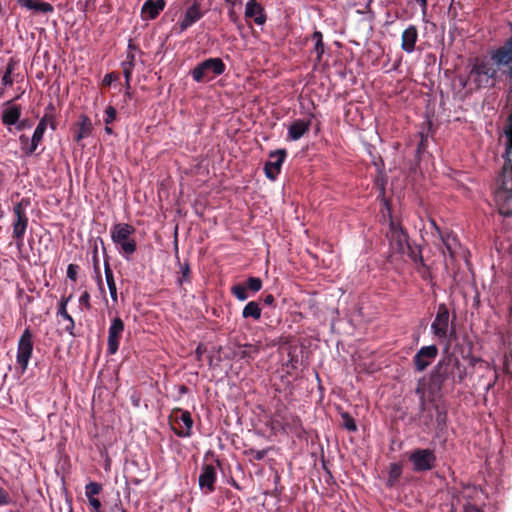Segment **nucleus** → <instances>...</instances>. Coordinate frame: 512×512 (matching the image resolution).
I'll return each instance as SVG.
<instances>
[{
    "mask_svg": "<svg viewBox=\"0 0 512 512\" xmlns=\"http://www.w3.org/2000/svg\"><path fill=\"white\" fill-rule=\"evenodd\" d=\"M504 134L507 139L503 156L505 163L497 180L494 200L501 215L512 216V159L510 158L512 152V114L508 118Z\"/></svg>",
    "mask_w": 512,
    "mask_h": 512,
    "instance_id": "obj_1",
    "label": "nucleus"
},
{
    "mask_svg": "<svg viewBox=\"0 0 512 512\" xmlns=\"http://www.w3.org/2000/svg\"><path fill=\"white\" fill-rule=\"evenodd\" d=\"M467 368L452 354H445L435 365L430 374V385L436 391H441L445 385L460 384L466 378Z\"/></svg>",
    "mask_w": 512,
    "mask_h": 512,
    "instance_id": "obj_2",
    "label": "nucleus"
},
{
    "mask_svg": "<svg viewBox=\"0 0 512 512\" xmlns=\"http://www.w3.org/2000/svg\"><path fill=\"white\" fill-rule=\"evenodd\" d=\"M480 494L481 491L472 485L453 488L450 502L445 504L443 512H482L476 503Z\"/></svg>",
    "mask_w": 512,
    "mask_h": 512,
    "instance_id": "obj_3",
    "label": "nucleus"
},
{
    "mask_svg": "<svg viewBox=\"0 0 512 512\" xmlns=\"http://www.w3.org/2000/svg\"><path fill=\"white\" fill-rule=\"evenodd\" d=\"M111 240L126 260H130L137 249L136 241L132 238L135 228L128 223H116L111 228Z\"/></svg>",
    "mask_w": 512,
    "mask_h": 512,
    "instance_id": "obj_4",
    "label": "nucleus"
},
{
    "mask_svg": "<svg viewBox=\"0 0 512 512\" xmlns=\"http://www.w3.org/2000/svg\"><path fill=\"white\" fill-rule=\"evenodd\" d=\"M430 331L439 343L449 344L455 334L454 327L450 323L449 310L445 304H439Z\"/></svg>",
    "mask_w": 512,
    "mask_h": 512,
    "instance_id": "obj_5",
    "label": "nucleus"
},
{
    "mask_svg": "<svg viewBox=\"0 0 512 512\" xmlns=\"http://www.w3.org/2000/svg\"><path fill=\"white\" fill-rule=\"evenodd\" d=\"M226 66L221 58H208L198 63L190 72L192 79L197 83L210 81L222 75Z\"/></svg>",
    "mask_w": 512,
    "mask_h": 512,
    "instance_id": "obj_6",
    "label": "nucleus"
},
{
    "mask_svg": "<svg viewBox=\"0 0 512 512\" xmlns=\"http://www.w3.org/2000/svg\"><path fill=\"white\" fill-rule=\"evenodd\" d=\"M29 204V200L22 199L13 207V238L16 240V244L19 248L23 245L24 235L28 227V217L26 214V208Z\"/></svg>",
    "mask_w": 512,
    "mask_h": 512,
    "instance_id": "obj_7",
    "label": "nucleus"
},
{
    "mask_svg": "<svg viewBox=\"0 0 512 512\" xmlns=\"http://www.w3.org/2000/svg\"><path fill=\"white\" fill-rule=\"evenodd\" d=\"M408 458L412 464V469L414 472H426L432 470L435 467L436 455L431 449H415L410 453Z\"/></svg>",
    "mask_w": 512,
    "mask_h": 512,
    "instance_id": "obj_8",
    "label": "nucleus"
},
{
    "mask_svg": "<svg viewBox=\"0 0 512 512\" xmlns=\"http://www.w3.org/2000/svg\"><path fill=\"white\" fill-rule=\"evenodd\" d=\"M33 352V334L29 328H26L20 336L17 347V364L24 372L29 364Z\"/></svg>",
    "mask_w": 512,
    "mask_h": 512,
    "instance_id": "obj_9",
    "label": "nucleus"
},
{
    "mask_svg": "<svg viewBox=\"0 0 512 512\" xmlns=\"http://www.w3.org/2000/svg\"><path fill=\"white\" fill-rule=\"evenodd\" d=\"M387 236L389 239L390 248L394 253L404 255L408 250H411L407 234L399 225L393 221L390 222Z\"/></svg>",
    "mask_w": 512,
    "mask_h": 512,
    "instance_id": "obj_10",
    "label": "nucleus"
},
{
    "mask_svg": "<svg viewBox=\"0 0 512 512\" xmlns=\"http://www.w3.org/2000/svg\"><path fill=\"white\" fill-rule=\"evenodd\" d=\"M497 69L489 62H481L473 66L470 77L478 87L488 86L490 81L497 76Z\"/></svg>",
    "mask_w": 512,
    "mask_h": 512,
    "instance_id": "obj_11",
    "label": "nucleus"
},
{
    "mask_svg": "<svg viewBox=\"0 0 512 512\" xmlns=\"http://www.w3.org/2000/svg\"><path fill=\"white\" fill-rule=\"evenodd\" d=\"M124 322L120 317H114L111 320L110 326L108 328V338H107V352L110 355H114L117 353L120 340L122 338V334L124 332Z\"/></svg>",
    "mask_w": 512,
    "mask_h": 512,
    "instance_id": "obj_12",
    "label": "nucleus"
},
{
    "mask_svg": "<svg viewBox=\"0 0 512 512\" xmlns=\"http://www.w3.org/2000/svg\"><path fill=\"white\" fill-rule=\"evenodd\" d=\"M438 348L436 345L421 347L413 357L416 371L423 372L437 357Z\"/></svg>",
    "mask_w": 512,
    "mask_h": 512,
    "instance_id": "obj_13",
    "label": "nucleus"
},
{
    "mask_svg": "<svg viewBox=\"0 0 512 512\" xmlns=\"http://www.w3.org/2000/svg\"><path fill=\"white\" fill-rule=\"evenodd\" d=\"M285 157V150H277L269 154V160L264 165L265 175L268 179L275 180L277 178Z\"/></svg>",
    "mask_w": 512,
    "mask_h": 512,
    "instance_id": "obj_14",
    "label": "nucleus"
},
{
    "mask_svg": "<svg viewBox=\"0 0 512 512\" xmlns=\"http://www.w3.org/2000/svg\"><path fill=\"white\" fill-rule=\"evenodd\" d=\"M216 479V468L211 464L204 465L198 479L199 487L204 494L208 495L215 490Z\"/></svg>",
    "mask_w": 512,
    "mask_h": 512,
    "instance_id": "obj_15",
    "label": "nucleus"
},
{
    "mask_svg": "<svg viewBox=\"0 0 512 512\" xmlns=\"http://www.w3.org/2000/svg\"><path fill=\"white\" fill-rule=\"evenodd\" d=\"M202 17L203 12L201 11L200 3L194 1V3L185 10L182 19L179 21V32H184Z\"/></svg>",
    "mask_w": 512,
    "mask_h": 512,
    "instance_id": "obj_16",
    "label": "nucleus"
},
{
    "mask_svg": "<svg viewBox=\"0 0 512 512\" xmlns=\"http://www.w3.org/2000/svg\"><path fill=\"white\" fill-rule=\"evenodd\" d=\"M244 15L248 19H253L255 24L262 26L266 23L267 16L262 5L256 0H248L245 5Z\"/></svg>",
    "mask_w": 512,
    "mask_h": 512,
    "instance_id": "obj_17",
    "label": "nucleus"
},
{
    "mask_svg": "<svg viewBox=\"0 0 512 512\" xmlns=\"http://www.w3.org/2000/svg\"><path fill=\"white\" fill-rule=\"evenodd\" d=\"M165 0H146L141 8L142 18L144 20H153L164 10Z\"/></svg>",
    "mask_w": 512,
    "mask_h": 512,
    "instance_id": "obj_18",
    "label": "nucleus"
},
{
    "mask_svg": "<svg viewBox=\"0 0 512 512\" xmlns=\"http://www.w3.org/2000/svg\"><path fill=\"white\" fill-rule=\"evenodd\" d=\"M20 115V107L13 105L12 101H7L2 110V123L6 126L15 125L18 123Z\"/></svg>",
    "mask_w": 512,
    "mask_h": 512,
    "instance_id": "obj_19",
    "label": "nucleus"
},
{
    "mask_svg": "<svg viewBox=\"0 0 512 512\" xmlns=\"http://www.w3.org/2000/svg\"><path fill=\"white\" fill-rule=\"evenodd\" d=\"M418 39V31L414 25H409L402 33L401 48L406 53H412L415 51V45Z\"/></svg>",
    "mask_w": 512,
    "mask_h": 512,
    "instance_id": "obj_20",
    "label": "nucleus"
},
{
    "mask_svg": "<svg viewBox=\"0 0 512 512\" xmlns=\"http://www.w3.org/2000/svg\"><path fill=\"white\" fill-rule=\"evenodd\" d=\"M478 370H485L487 373L488 380L483 385L484 393L487 394L496 384L498 380V372L496 368L492 367L488 362L479 360Z\"/></svg>",
    "mask_w": 512,
    "mask_h": 512,
    "instance_id": "obj_21",
    "label": "nucleus"
},
{
    "mask_svg": "<svg viewBox=\"0 0 512 512\" xmlns=\"http://www.w3.org/2000/svg\"><path fill=\"white\" fill-rule=\"evenodd\" d=\"M433 408L435 410V422H436L437 436L439 437L446 429L447 407L444 403H434Z\"/></svg>",
    "mask_w": 512,
    "mask_h": 512,
    "instance_id": "obj_22",
    "label": "nucleus"
},
{
    "mask_svg": "<svg viewBox=\"0 0 512 512\" xmlns=\"http://www.w3.org/2000/svg\"><path fill=\"white\" fill-rule=\"evenodd\" d=\"M310 127V121L303 119L295 120L288 128V138L292 141L299 140Z\"/></svg>",
    "mask_w": 512,
    "mask_h": 512,
    "instance_id": "obj_23",
    "label": "nucleus"
},
{
    "mask_svg": "<svg viewBox=\"0 0 512 512\" xmlns=\"http://www.w3.org/2000/svg\"><path fill=\"white\" fill-rule=\"evenodd\" d=\"M180 422L183 424V428L175 430V434L182 438H188L192 435L193 419L189 411L180 410Z\"/></svg>",
    "mask_w": 512,
    "mask_h": 512,
    "instance_id": "obj_24",
    "label": "nucleus"
},
{
    "mask_svg": "<svg viewBox=\"0 0 512 512\" xmlns=\"http://www.w3.org/2000/svg\"><path fill=\"white\" fill-rule=\"evenodd\" d=\"M69 299H70V297L67 299H62L60 301V303L58 305L57 315L66 321H70V325L65 326V331L67 333H69V335L75 336V333H74L75 322H74L72 316L67 312V308H66Z\"/></svg>",
    "mask_w": 512,
    "mask_h": 512,
    "instance_id": "obj_25",
    "label": "nucleus"
},
{
    "mask_svg": "<svg viewBox=\"0 0 512 512\" xmlns=\"http://www.w3.org/2000/svg\"><path fill=\"white\" fill-rule=\"evenodd\" d=\"M92 129L93 126L91 120L87 116L82 115L80 117V121L78 122V131L75 135V140L80 142L81 140L87 138L91 134Z\"/></svg>",
    "mask_w": 512,
    "mask_h": 512,
    "instance_id": "obj_26",
    "label": "nucleus"
},
{
    "mask_svg": "<svg viewBox=\"0 0 512 512\" xmlns=\"http://www.w3.org/2000/svg\"><path fill=\"white\" fill-rule=\"evenodd\" d=\"M441 240L445 250L451 258H454L458 254L460 248L457 238L452 234L441 235Z\"/></svg>",
    "mask_w": 512,
    "mask_h": 512,
    "instance_id": "obj_27",
    "label": "nucleus"
},
{
    "mask_svg": "<svg viewBox=\"0 0 512 512\" xmlns=\"http://www.w3.org/2000/svg\"><path fill=\"white\" fill-rule=\"evenodd\" d=\"M262 310L260 305L256 301L248 302L242 310L243 318H252L254 320H259L261 318Z\"/></svg>",
    "mask_w": 512,
    "mask_h": 512,
    "instance_id": "obj_28",
    "label": "nucleus"
},
{
    "mask_svg": "<svg viewBox=\"0 0 512 512\" xmlns=\"http://www.w3.org/2000/svg\"><path fill=\"white\" fill-rule=\"evenodd\" d=\"M104 272H105V279H106V283H107V286L109 289L110 297H111L112 301L116 303L118 300L117 287H116V283L114 281L113 272L110 269L108 264H105Z\"/></svg>",
    "mask_w": 512,
    "mask_h": 512,
    "instance_id": "obj_29",
    "label": "nucleus"
},
{
    "mask_svg": "<svg viewBox=\"0 0 512 512\" xmlns=\"http://www.w3.org/2000/svg\"><path fill=\"white\" fill-rule=\"evenodd\" d=\"M44 133L45 131L41 130L40 128H35L29 147L27 148V155H31L35 152L43 139Z\"/></svg>",
    "mask_w": 512,
    "mask_h": 512,
    "instance_id": "obj_30",
    "label": "nucleus"
},
{
    "mask_svg": "<svg viewBox=\"0 0 512 512\" xmlns=\"http://www.w3.org/2000/svg\"><path fill=\"white\" fill-rule=\"evenodd\" d=\"M322 33L320 31H315L312 35V39L315 42L314 51L317 56V60L319 61L324 53V44L322 41Z\"/></svg>",
    "mask_w": 512,
    "mask_h": 512,
    "instance_id": "obj_31",
    "label": "nucleus"
},
{
    "mask_svg": "<svg viewBox=\"0 0 512 512\" xmlns=\"http://www.w3.org/2000/svg\"><path fill=\"white\" fill-rule=\"evenodd\" d=\"M258 353V348L251 344H245L239 352V357L246 360L254 359V354Z\"/></svg>",
    "mask_w": 512,
    "mask_h": 512,
    "instance_id": "obj_32",
    "label": "nucleus"
},
{
    "mask_svg": "<svg viewBox=\"0 0 512 512\" xmlns=\"http://www.w3.org/2000/svg\"><path fill=\"white\" fill-rule=\"evenodd\" d=\"M231 292L239 301H245L249 297L247 293V287L245 285H234L231 289Z\"/></svg>",
    "mask_w": 512,
    "mask_h": 512,
    "instance_id": "obj_33",
    "label": "nucleus"
},
{
    "mask_svg": "<svg viewBox=\"0 0 512 512\" xmlns=\"http://www.w3.org/2000/svg\"><path fill=\"white\" fill-rule=\"evenodd\" d=\"M101 490H102L101 484H99L97 482H89L85 486V496L87 498H92L95 495L99 494Z\"/></svg>",
    "mask_w": 512,
    "mask_h": 512,
    "instance_id": "obj_34",
    "label": "nucleus"
},
{
    "mask_svg": "<svg viewBox=\"0 0 512 512\" xmlns=\"http://www.w3.org/2000/svg\"><path fill=\"white\" fill-rule=\"evenodd\" d=\"M122 68H123V74H124L126 86H127V88H129L132 72L134 69V64L132 63V61H124L122 63Z\"/></svg>",
    "mask_w": 512,
    "mask_h": 512,
    "instance_id": "obj_35",
    "label": "nucleus"
},
{
    "mask_svg": "<svg viewBox=\"0 0 512 512\" xmlns=\"http://www.w3.org/2000/svg\"><path fill=\"white\" fill-rule=\"evenodd\" d=\"M402 470L398 464H392L389 471L388 483L389 485H393L398 478L401 476Z\"/></svg>",
    "mask_w": 512,
    "mask_h": 512,
    "instance_id": "obj_36",
    "label": "nucleus"
},
{
    "mask_svg": "<svg viewBox=\"0 0 512 512\" xmlns=\"http://www.w3.org/2000/svg\"><path fill=\"white\" fill-rule=\"evenodd\" d=\"M54 8L53 6L48 3V2H44V1H41V0H36L35 1V6H34V10L35 12H40V13H43V14H47V13H51L53 12Z\"/></svg>",
    "mask_w": 512,
    "mask_h": 512,
    "instance_id": "obj_37",
    "label": "nucleus"
},
{
    "mask_svg": "<svg viewBox=\"0 0 512 512\" xmlns=\"http://www.w3.org/2000/svg\"><path fill=\"white\" fill-rule=\"evenodd\" d=\"M245 286L253 293H256L261 290L262 281L258 277H249Z\"/></svg>",
    "mask_w": 512,
    "mask_h": 512,
    "instance_id": "obj_38",
    "label": "nucleus"
},
{
    "mask_svg": "<svg viewBox=\"0 0 512 512\" xmlns=\"http://www.w3.org/2000/svg\"><path fill=\"white\" fill-rule=\"evenodd\" d=\"M341 418L346 430L350 432H355L357 430L355 420L348 413H342Z\"/></svg>",
    "mask_w": 512,
    "mask_h": 512,
    "instance_id": "obj_39",
    "label": "nucleus"
},
{
    "mask_svg": "<svg viewBox=\"0 0 512 512\" xmlns=\"http://www.w3.org/2000/svg\"><path fill=\"white\" fill-rule=\"evenodd\" d=\"M13 70H14V65L12 63H9L6 67L4 75L2 76V84L5 87L11 86L13 84V80L11 78V74H12Z\"/></svg>",
    "mask_w": 512,
    "mask_h": 512,
    "instance_id": "obj_40",
    "label": "nucleus"
},
{
    "mask_svg": "<svg viewBox=\"0 0 512 512\" xmlns=\"http://www.w3.org/2000/svg\"><path fill=\"white\" fill-rule=\"evenodd\" d=\"M116 116H117L116 109L113 106H108L105 109V118H104L105 124L110 125L116 119Z\"/></svg>",
    "mask_w": 512,
    "mask_h": 512,
    "instance_id": "obj_41",
    "label": "nucleus"
},
{
    "mask_svg": "<svg viewBox=\"0 0 512 512\" xmlns=\"http://www.w3.org/2000/svg\"><path fill=\"white\" fill-rule=\"evenodd\" d=\"M48 123H50V126H51V129L54 130L56 127H55V124H54V121L52 120V118L48 117L47 115H45L40 121L39 123L37 124L36 128H40L41 130L43 131H46L47 129V126H48Z\"/></svg>",
    "mask_w": 512,
    "mask_h": 512,
    "instance_id": "obj_42",
    "label": "nucleus"
},
{
    "mask_svg": "<svg viewBox=\"0 0 512 512\" xmlns=\"http://www.w3.org/2000/svg\"><path fill=\"white\" fill-rule=\"evenodd\" d=\"M48 123H50V126H51V129L54 130L56 127H55V124H54V121L52 120V118L48 117L47 115H45L40 121L39 123L37 124L36 128H40L41 130L43 131H46L47 129V126H48Z\"/></svg>",
    "mask_w": 512,
    "mask_h": 512,
    "instance_id": "obj_43",
    "label": "nucleus"
},
{
    "mask_svg": "<svg viewBox=\"0 0 512 512\" xmlns=\"http://www.w3.org/2000/svg\"><path fill=\"white\" fill-rule=\"evenodd\" d=\"M406 254L409 255V257L413 260V262L415 263H419L421 267H425L424 263H423V258H422V255L420 252H417L416 250H414L412 247H411V250H408L406 252Z\"/></svg>",
    "mask_w": 512,
    "mask_h": 512,
    "instance_id": "obj_44",
    "label": "nucleus"
},
{
    "mask_svg": "<svg viewBox=\"0 0 512 512\" xmlns=\"http://www.w3.org/2000/svg\"><path fill=\"white\" fill-rule=\"evenodd\" d=\"M78 269H79V267L76 264H69L68 265V267H67V277L71 281H76L77 280Z\"/></svg>",
    "mask_w": 512,
    "mask_h": 512,
    "instance_id": "obj_45",
    "label": "nucleus"
},
{
    "mask_svg": "<svg viewBox=\"0 0 512 512\" xmlns=\"http://www.w3.org/2000/svg\"><path fill=\"white\" fill-rule=\"evenodd\" d=\"M180 271H181L182 277L179 280V282L182 283L184 281H188L189 280V274H190V267H189V265L187 263H184L181 266Z\"/></svg>",
    "mask_w": 512,
    "mask_h": 512,
    "instance_id": "obj_46",
    "label": "nucleus"
},
{
    "mask_svg": "<svg viewBox=\"0 0 512 512\" xmlns=\"http://www.w3.org/2000/svg\"><path fill=\"white\" fill-rule=\"evenodd\" d=\"M249 454L252 455V457L255 459V460H262L266 454H267V450L263 449V450H255V449H251L249 451Z\"/></svg>",
    "mask_w": 512,
    "mask_h": 512,
    "instance_id": "obj_47",
    "label": "nucleus"
},
{
    "mask_svg": "<svg viewBox=\"0 0 512 512\" xmlns=\"http://www.w3.org/2000/svg\"><path fill=\"white\" fill-rule=\"evenodd\" d=\"M10 502V496L8 494V492L3 489L2 487H0V506H5L7 504H9Z\"/></svg>",
    "mask_w": 512,
    "mask_h": 512,
    "instance_id": "obj_48",
    "label": "nucleus"
},
{
    "mask_svg": "<svg viewBox=\"0 0 512 512\" xmlns=\"http://www.w3.org/2000/svg\"><path fill=\"white\" fill-rule=\"evenodd\" d=\"M16 1L21 7L25 8V9L31 10V11L34 10L36 0H16Z\"/></svg>",
    "mask_w": 512,
    "mask_h": 512,
    "instance_id": "obj_49",
    "label": "nucleus"
},
{
    "mask_svg": "<svg viewBox=\"0 0 512 512\" xmlns=\"http://www.w3.org/2000/svg\"><path fill=\"white\" fill-rule=\"evenodd\" d=\"M87 499H88L89 505L92 507V510L94 512H100L101 502L95 497L87 498Z\"/></svg>",
    "mask_w": 512,
    "mask_h": 512,
    "instance_id": "obj_50",
    "label": "nucleus"
},
{
    "mask_svg": "<svg viewBox=\"0 0 512 512\" xmlns=\"http://www.w3.org/2000/svg\"><path fill=\"white\" fill-rule=\"evenodd\" d=\"M19 141L21 143L22 149L27 153V148L29 147L31 139H29L26 135H21L19 137Z\"/></svg>",
    "mask_w": 512,
    "mask_h": 512,
    "instance_id": "obj_51",
    "label": "nucleus"
},
{
    "mask_svg": "<svg viewBox=\"0 0 512 512\" xmlns=\"http://www.w3.org/2000/svg\"><path fill=\"white\" fill-rule=\"evenodd\" d=\"M414 1L417 2L420 5L422 15L426 16V14H427V7H428L427 0H414Z\"/></svg>",
    "mask_w": 512,
    "mask_h": 512,
    "instance_id": "obj_52",
    "label": "nucleus"
},
{
    "mask_svg": "<svg viewBox=\"0 0 512 512\" xmlns=\"http://www.w3.org/2000/svg\"><path fill=\"white\" fill-rule=\"evenodd\" d=\"M116 79L115 75L112 73L106 74L103 78V84L104 85H111L112 82Z\"/></svg>",
    "mask_w": 512,
    "mask_h": 512,
    "instance_id": "obj_53",
    "label": "nucleus"
},
{
    "mask_svg": "<svg viewBox=\"0 0 512 512\" xmlns=\"http://www.w3.org/2000/svg\"><path fill=\"white\" fill-rule=\"evenodd\" d=\"M89 301H90V295L88 292H84L80 298H79V302L80 304H84V305H88L89 304Z\"/></svg>",
    "mask_w": 512,
    "mask_h": 512,
    "instance_id": "obj_54",
    "label": "nucleus"
},
{
    "mask_svg": "<svg viewBox=\"0 0 512 512\" xmlns=\"http://www.w3.org/2000/svg\"><path fill=\"white\" fill-rule=\"evenodd\" d=\"M275 299H274V296L272 294H268L266 295L264 298H263V302L265 305H268V306H271L273 305Z\"/></svg>",
    "mask_w": 512,
    "mask_h": 512,
    "instance_id": "obj_55",
    "label": "nucleus"
},
{
    "mask_svg": "<svg viewBox=\"0 0 512 512\" xmlns=\"http://www.w3.org/2000/svg\"><path fill=\"white\" fill-rule=\"evenodd\" d=\"M482 371H483V373L479 377L478 384H480L482 380H488L486 371L485 370H482Z\"/></svg>",
    "mask_w": 512,
    "mask_h": 512,
    "instance_id": "obj_56",
    "label": "nucleus"
},
{
    "mask_svg": "<svg viewBox=\"0 0 512 512\" xmlns=\"http://www.w3.org/2000/svg\"><path fill=\"white\" fill-rule=\"evenodd\" d=\"M15 125H16L17 130H22L26 126V123L24 121H21V122L18 121V123Z\"/></svg>",
    "mask_w": 512,
    "mask_h": 512,
    "instance_id": "obj_57",
    "label": "nucleus"
},
{
    "mask_svg": "<svg viewBox=\"0 0 512 512\" xmlns=\"http://www.w3.org/2000/svg\"><path fill=\"white\" fill-rule=\"evenodd\" d=\"M134 60H135V56L131 53H128L127 59L125 61H132V63L134 64Z\"/></svg>",
    "mask_w": 512,
    "mask_h": 512,
    "instance_id": "obj_58",
    "label": "nucleus"
},
{
    "mask_svg": "<svg viewBox=\"0 0 512 512\" xmlns=\"http://www.w3.org/2000/svg\"><path fill=\"white\" fill-rule=\"evenodd\" d=\"M104 130L109 135L113 134V130L109 125H106Z\"/></svg>",
    "mask_w": 512,
    "mask_h": 512,
    "instance_id": "obj_59",
    "label": "nucleus"
},
{
    "mask_svg": "<svg viewBox=\"0 0 512 512\" xmlns=\"http://www.w3.org/2000/svg\"><path fill=\"white\" fill-rule=\"evenodd\" d=\"M133 403H134L135 406H138V400L137 399H134Z\"/></svg>",
    "mask_w": 512,
    "mask_h": 512,
    "instance_id": "obj_60",
    "label": "nucleus"
},
{
    "mask_svg": "<svg viewBox=\"0 0 512 512\" xmlns=\"http://www.w3.org/2000/svg\"><path fill=\"white\" fill-rule=\"evenodd\" d=\"M123 512H126V511H123Z\"/></svg>",
    "mask_w": 512,
    "mask_h": 512,
    "instance_id": "obj_61",
    "label": "nucleus"
}]
</instances>
